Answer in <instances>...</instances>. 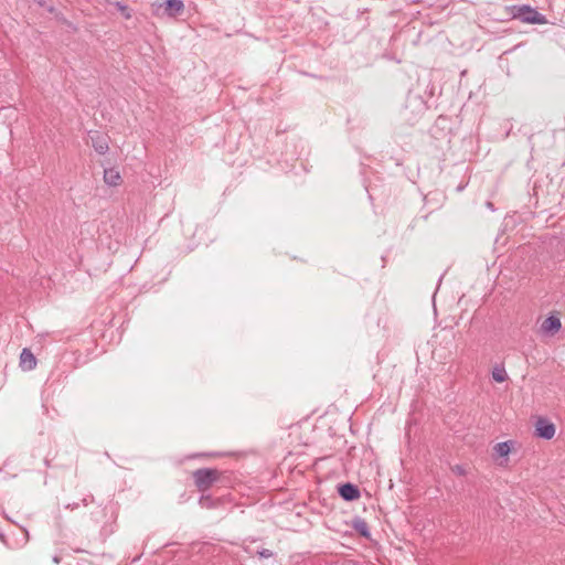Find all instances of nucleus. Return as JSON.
Listing matches in <instances>:
<instances>
[{
    "label": "nucleus",
    "mask_w": 565,
    "mask_h": 565,
    "mask_svg": "<svg viewBox=\"0 0 565 565\" xmlns=\"http://www.w3.org/2000/svg\"><path fill=\"white\" fill-rule=\"evenodd\" d=\"M226 471L216 468H199L192 472V478L196 489L204 493L212 488L213 484L221 482Z\"/></svg>",
    "instance_id": "1"
},
{
    "label": "nucleus",
    "mask_w": 565,
    "mask_h": 565,
    "mask_svg": "<svg viewBox=\"0 0 565 565\" xmlns=\"http://www.w3.org/2000/svg\"><path fill=\"white\" fill-rule=\"evenodd\" d=\"M509 10L514 19H519L525 23L544 24L546 22V18L543 14L526 4L512 6Z\"/></svg>",
    "instance_id": "2"
},
{
    "label": "nucleus",
    "mask_w": 565,
    "mask_h": 565,
    "mask_svg": "<svg viewBox=\"0 0 565 565\" xmlns=\"http://www.w3.org/2000/svg\"><path fill=\"white\" fill-rule=\"evenodd\" d=\"M555 435V425L544 417H539L535 423V436L550 440Z\"/></svg>",
    "instance_id": "3"
},
{
    "label": "nucleus",
    "mask_w": 565,
    "mask_h": 565,
    "mask_svg": "<svg viewBox=\"0 0 565 565\" xmlns=\"http://www.w3.org/2000/svg\"><path fill=\"white\" fill-rule=\"evenodd\" d=\"M338 493L344 501H355L361 497L359 487L351 482L340 484Z\"/></svg>",
    "instance_id": "4"
},
{
    "label": "nucleus",
    "mask_w": 565,
    "mask_h": 565,
    "mask_svg": "<svg viewBox=\"0 0 565 565\" xmlns=\"http://www.w3.org/2000/svg\"><path fill=\"white\" fill-rule=\"evenodd\" d=\"M88 135L95 151L99 154H105L109 149L108 138L98 131H89Z\"/></svg>",
    "instance_id": "5"
},
{
    "label": "nucleus",
    "mask_w": 565,
    "mask_h": 565,
    "mask_svg": "<svg viewBox=\"0 0 565 565\" xmlns=\"http://www.w3.org/2000/svg\"><path fill=\"white\" fill-rule=\"evenodd\" d=\"M159 6H164V12L170 18L178 17L184 10V3L182 0H164Z\"/></svg>",
    "instance_id": "6"
},
{
    "label": "nucleus",
    "mask_w": 565,
    "mask_h": 565,
    "mask_svg": "<svg viewBox=\"0 0 565 565\" xmlns=\"http://www.w3.org/2000/svg\"><path fill=\"white\" fill-rule=\"evenodd\" d=\"M561 320H543V323L540 326L537 332L542 337H553L561 330Z\"/></svg>",
    "instance_id": "7"
},
{
    "label": "nucleus",
    "mask_w": 565,
    "mask_h": 565,
    "mask_svg": "<svg viewBox=\"0 0 565 565\" xmlns=\"http://www.w3.org/2000/svg\"><path fill=\"white\" fill-rule=\"evenodd\" d=\"M20 366L24 371H32L36 367V358L28 348H24L20 354Z\"/></svg>",
    "instance_id": "8"
},
{
    "label": "nucleus",
    "mask_w": 565,
    "mask_h": 565,
    "mask_svg": "<svg viewBox=\"0 0 565 565\" xmlns=\"http://www.w3.org/2000/svg\"><path fill=\"white\" fill-rule=\"evenodd\" d=\"M120 180H121V175H120L119 171H117L116 169L109 168V169L104 170V182L107 185L117 186V185H119Z\"/></svg>",
    "instance_id": "9"
},
{
    "label": "nucleus",
    "mask_w": 565,
    "mask_h": 565,
    "mask_svg": "<svg viewBox=\"0 0 565 565\" xmlns=\"http://www.w3.org/2000/svg\"><path fill=\"white\" fill-rule=\"evenodd\" d=\"M352 527L356 533L365 539H370L371 533L367 523L361 518H355L352 523Z\"/></svg>",
    "instance_id": "10"
},
{
    "label": "nucleus",
    "mask_w": 565,
    "mask_h": 565,
    "mask_svg": "<svg viewBox=\"0 0 565 565\" xmlns=\"http://www.w3.org/2000/svg\"><path fill=\"white\" fill-rule=\"evenodd\" d=\"M513 444L514 443L512 440H507V441L498 443L493 447L494 455L498 456V457H508L509 454L511 452Z\"/></svg>",
    "instance_id": "11"
},
{
    "label": "nucleus",
    "mask_w": 565,
    "mask_h": 565,
    "mask_svg": "<svg viewBox=\"0 0 565 565\" xmlns=\"http://www.w3.org/2000/svg\"><path fill=\"white\" fill-rule=\"evenodd\" d=\"M199 504L203 509H214L217 505V501L213 499L212 495L202 493L199 499Z\"/></svg>",
    "instance_id": "12"
},
{
    "label": "nucleus",
    "mask_w": 565,
    "mask_h": 565,
    "mask_svg": "<svg viewBox=\"0 0 565 565\" xmlns=\"http://www.w3.org/2000/svg\"><path fill=\"white\" fill-rule=\"evenodd\" d=\"M492 379L498 383H502L508 379V374L503 365H495L493 367Z\"/></svg>",
    "instance_id": "13"
},
{
    "label": "nucleus",
    "mask_w": 565,
    "mask_h": 565,
    "mask_svg": "<svg viewBox=\"0 0 565 565\" xmlns=\"http://www.w3.org/2000/svg\"><path fill=\"white\" fill-rule=\"evenodd\" d=\"M107 508L98 505L95 511L90 513L92 521L96 524H100L105 521Z\"/></svg>",
    "instance_id": "14"
},
{
    "label": "nucleus",
    "mask_w": 565,
    "mask_h": 565,
    "mask_svg": "<svg viewBox=\"0 0 565 565\" xmlns=\"http://www.w3.org/2000/svg\"><path fill=\"white\" fill-rule=\"evenodd\" d=\"M116 7L127 20L131 18V12L126 4L121 2H116Z\"/></svg>",
    "instance_id": "15"
},
{
    "label": "nucleus",
    "mask_w": 565,
    "mask_h": 565,
    "mask_svg": "<svg viewBox=\"0 0 565 565\" xmlns=\"http://www.w3.org/2000/svg\"><path fill=\"white\" fill-rule=\"evenodd\" d=\"M257 554L260 558H270L274 556V553L268 548H263L258 551Z\"/></svg>",
    "instance_id": "16"
},
{
    "label": "nucleus",
    "mask_w": 565,
    "mask_h": 565,
    "mask_svg": "<svg viewBox=\"0 0 565 565\" xmlns=\"http://www.w3.org/2000/svg\"><path fill=\"white\" fill-rule=\"evenodd\" d=\"M94 502V497L92 494H87L82 499L83 505H88V503Z\"/></svg>",
    "instance_id": "17"
},
{
    "label": "nucleus",
    "mask_w": 565,
    "mask_h": 565,
    "mask_svg": "<svg viewBox=\"0 0 565 565\" xmlns=\"http://www.w3.org/2000/svg\"><path fill=\"white\" fill-rule=\"evenodd\" d=\"M452 470H454L457 475H459V476H463V475L466 473L465 468H463L462 466H459V465L455 466V467L452 468Z\"/></svg>",
    "instance_id": "18"
},
{
    "label": "nucleus",
    "mask_w": 565,
    "mask_h": 565,
    "mask_svg": "<svg viewBox=\"0 0 565 565\" xmlns=\"http://www.w3.org/2000/svg\"><path fill=\"white\" fill-rule=\"evenodd\" d=\"M79 507L78 503L74 502V503H68L66 505V509H71V510H74V509H77Z\"/></svg>",
    "instance_id": "19"
},
{
    "label": "nucleus",
    "mask_w": 565,
    "mask_h": 565,
    "mask_svg": "<svg viewBox=\"0 0 565 565\" xmlns=\"http://www.w3.org/2000/svg\"><path fill=\"white\" fill-rule=\"evenodd\" d=\"M547 318L553 319V318H556V317L553 313H550Z\"/></svg>",
    "instance_id": "20"
},
{
    "label": "nucleus",
    "mask_w": 565,
    "mask_h": 565,
    "mask_svg": "<svg viewBox=\"0 0 565 565\" xmlns=\"http://www.w3.org/2000/svg\"><path fill=\"white\" fill-rule=\"evenodd\" d=\"M0 540L4 541V535L0 532Z\"/></svg>",
    "instance_id": "21"
}]
</instances>
